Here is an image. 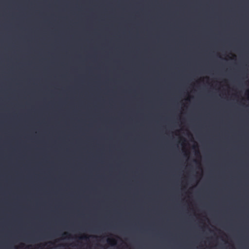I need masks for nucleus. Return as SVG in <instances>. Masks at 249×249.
I'll use <instances>...</instances> for the list:
<instances>
[{"label": "nucleus", "mask_w": 249, "mask_h": 249, "mask_svg": "<svg viewBox=\"0 0 249 249\" xmlns=\"http://www.w3.org/2000/svg\"><path fill=\"white\" fill-rule=\"evenodd\" d=\"M107 242L109 244L111 245L112 242H113L114 243H116V240L114 239H108Z\"/></svg>", "instance_id": "f257e3e1"}, {"label": "nucleus", "mask_w": 249, "mask_h": 249, "mask_svg": "<svg viewBox=\"0 0 249 249\" xmlns=\"http://www.w3.org/2000/svg\"><path fill=\"white\" fill-rule=\"evenodd\" d=\"M80 239H83V240H87L88 239V237L86 235H84L81 237H79Z\"/></svg>", "instance_id": "f03ea898"}, {"label": "nucleus", "mask_w": 249, "mask_h": 249, "mask_svg": "<svg viewBox=\"0 0 249 249\" xmlns=\"http://www.w3.org/2000/svg\"><path fill=\"white\" fill-rule=\"evenodd\" d=\"M69 235H70V234H69L68 233H67V232L64 233L62 234V235H63V236H65V237H67V236H69Z\"/></svg>", "instance_id": "7ed1b4c3"}]
</instances>
